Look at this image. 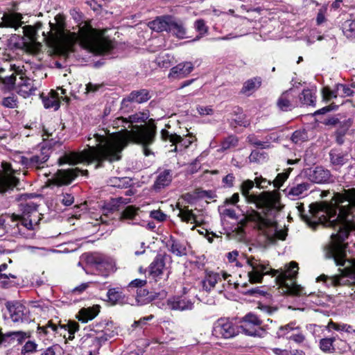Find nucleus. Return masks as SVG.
<instances>
[{
	"mask_svg": "<svg viewBox=\"0 0 355 355\" xmlns=\"http://www.w3.org/2000/svg\"><path fill=\"white\" fill-rule=\"evenodd\" d=\"M248 158L250 162L261 163L266 160V154L257 150H254L251 152Z\"/></svg>",
	"mask_w": 355,
	"mask_h": 355,
	"instance_id": "51",
	"label": "nucleus"
},
{
	"mask_svg": "<svg viewBox=\"0 0 355 355\" xmlns=\"http://www.w3.org/2000/svg\"><path fill=\"white\" fill-rule=\"evenodd\" d=\"M324 202L325 201H321V202H319V203ZM315 204H318V202H315V203L311 204L309 206V208H311ZM297 208L299 214L301 216V217L302 218V219L305 222H306L309 226L312 227L314 229L315 228L316 226H318L319 225H321L323 227H327V225L324 223H322V221H320L319 218L316 216V214H315V213H313V211H312L311 209H309V214H311V216H309L308 215L304 214V205L302 204L299 205L297 207Z\"/></svg>",
	"mask_w": 355,
	"mask_h": 355,
	"instance_id": "28",
	"label": "nucleus"
},
{
	"mask_svg": "<svg viewBox=\"0 0 355 355\" xmlns=\"http://www.w3.org/2000/svg\"><path fill=\"white\" fill-rule=\"evenodd\" d=\"M261 78L260 77L257 76L250 78L243 83L240 92L242 94L249 96L259 89L261 87Z\"/></svg>",
	"mask_w": 355,
	"mask_h": 355,
	"instance_id": "34",
	"label": "nucleus"
},
{
	"mask_svg": "<svg viewBox=\"0 0 355 355\" xmlns=\"http://www.w3.org/2000/svg\"><path fill=\"white\" fill-rule=\"evenodd\" d=\"M161 138L164 141L168 140L171 143H172V146H174V148L171 149V151L175 152L178 150L176 143L178 142L180 139V135L176 134H171L168 130L163 129L161 131Z\"/></svg>",
	"mask_w": 355,
	"mask_h": 355,
	"instance_id": "44",
	"label": "nucleus"
},
{
	"mask_svg": "<svg viewBox=\"0 0 355 355\" xmlns=\"http://www.w3.org/2000/svg\"><path fill=\"white\" fill-rule=\"evenodd\" d=\"M157 127L154 120L149 121L146 125L137 126L135 130L128 132L126 135L120 137L116 142L105 143L104 147L94 150L92 153L98 155V158L108 159V162H112L120 159V153L122 150L130 143L133 142L143 146L144 154L146 156L150 155L152 152L148 148L151 145L155 139Z\"/></svg>",
	"mask_w": 355,
	"mask_h": 355,
	"instance_id": "4",
	"label": "nucleus"
},
{
	"mask_svg": "<svg viewBox=\"0 0 355 355\" xmlns=\"http://www.w3.org/2000/svg\"><path fill=\"white\" fill-rule=\"evenodd\" d=\"M16 276L11 273L0 274V284L3 288H8L12 286V282L10 279H16Z\"/></svg>",
	"mask_w": 355,
	"mask_h": 355,
	"instance_id": "56",
	"label": "nucleus"
},
{
	"mask_svg": "<svg viewBox=\"0 0 355 355\" xmlns=\"http://www.w3.org/2000/svg\"><path fill=\"white\" fill-rule=\"evenodd\" d=\"M228 277H231V275L225 272L206 271L204 279L201 281L202 288L204 291L209 292L218 282H221L222 279H227Z\"/></svg>",
	"mask_w": 355,
	"mask_h": 355,
	"instance_id": "18",
	"label": "nucleus"
},
{
	"mask_svg": "<svg viewBox=\"0 0 355 355\" xmlns=\"http://www.w3.org/2000/svg\"><path fill=\"white\" fill-rule=\"evenodd\" d=\"M194 28L199 34V35L193 40L194 41H197L202 36H204L207 33L209 29L208 26L205 24V21L202 19H198L195 21Z\"/></svg>",
	"mask_w": 355,
	"mask_h": 355,
	"instance_id": "48",
	"label": "nucleus"
},
{
	"mask_svg": "<svg viewBox=\"0 0 355 355\" xmlns=\"http://www.w3.org/2000/svg\"><path fill=\"white\" fill-rule=\"evenodd\" d=\"M150 216L159 222L164 221L166 218V215L161 210H153L150 211Z\"/></svg>",
	"mask_w": 355,
	"mask_h": 355,
	"instance_id": "62",
	"label": "nucleus"
},
{
	"mask_svg": "<svg viewBox=\"0 0 355 355\" xmlns=\"http://www.w3.org/2000/svg\"><path fill=\"white\" fill-rule=\"evenodd\" d=\"M16 73H13L5 78L0 77V87L4 91H10L13 89L16 81Z\"/></svg>",
	"mask_w": 355,
	"mask_h": 355,
	"instance_id": "42",
	"label": "nucleus"
},
{
	"mask_svg": "<svg viewBox=\"0 0 355 355\" xmlns=\"http://www.w3.org/2000/svg\"><path fill=\"white\" fill-rule=\"evenodd\" d=\"M336 337L324 338L320 340L319 347L320 350L327 354H333L336 352L334 343Z\"/></svg>",
	"mask_w": 355,
	"mask_h": 355,
	"instance_id": "39",
	"label": "nucleus"
},
{
	"mask_svg": "<svg viewBox=\"0 0 355 355\" xmlns=\"http://www.w3.org/2000/svg\"><path fill=\"white\" fill-rule=\"evenodd\" d=\"M291 170V169L289 168L286 172L277 174L275 179L272 181L273 186L275 188L279 189L283 185L284 182L288 179Z\"/></svg>",
	"mask_w": 355,
	"mask_h": 355,
	"instance_id": "52",
	"label": "nucleus"
},
{
	"mask_svg": "<svg viewBox=\"0 0 355 355\" xmlns=\"http://www.w3.org/2000/svg\"><path fill=\"white\" fill-rule=\"evenodd\" d=\"M311 209L320 221L327 227L333 228L329 243L325 247V257L333 259L340 274L328 276L321 275L317 281L323 282L327 286L347 285L349 279L355 282V260L346 258L347 244L344 243L351 231L355 230V189H344L343 193H336L329 202L313 205Z\"/></svg>",
	"mask_w": 355,
	"mask_h": 355,
	"instance_id": "1",
	"label": "nucleus"
},
{
	"mask_svg": "<svg viewBox=\"0 0 355 355\" xmlns=\"http://www.w3.org/2000/svg\"><path fill=\"white\" fill-rule=\"evenodd\" d=\"M55 21V23L49 22V31L42 33L44 41L52 49L72 51L77 42L83 49L96 55L108 54L114 49L112 41L103 37L87 23L79 27L78 33H76L65 28L62 15H56Z\"/></svg>",
	"mask_w": 355,
	"mask_h": 355,
	"instance_id": "2",
	"label": "nucleus"
},
{
	"mask_svg": "<svg viewBox=\"0 0 355 355\" xmlns=\"http://www.w3.org/2000/svg\"><path fill=\"white\" fill-rule=\"evenodd\" d=\"M149 117L148 112H138L135 113L134 114H132L129 116L128 118H127L128 123V128L130 129L129 131H132V130H135V128L137 126H142L143 125H134V123H145ZM153 120L152 119L148 120V123L144 124V125H146L148 124L149 121Z\"/></svg>",
	"mask_w": 355,
	"mask_h": 355,
	"instance_id": "32",
	"label": "nucleus"
},
{
	"mask_svg": "<svg viewBox=\"0 0 355 355\" xmlns=\"http://www.w3.org/2000/svg\"><path fill=\"white\" fill-rule=\"evenodd\" d=\"M193 64L191 62L179 63L171 69L168 78L172 79L184 78L193 70Z\"/></svg>",
	"mask_w": 355,
	"mask_h": 355,
	"instance_id": "25",
	"label": "nucleus"
},
{
	"mask_svg": "<svg viewBox=\"0 0 355 355\" xmlns=\"http://www.w3.org/2000/svg\"><path fill=\"white\" fill-rule=\"evenodd\" d=\"M87 261L93 264L98 275L106 277L111 272L114 270L115 263L114 260L105 254L92 253L87 257Z\"/></svg>",
	"mask_w": 355,
	"mask_h": 355,
	"instance_id": "12",
	"label": "nucleus"
},
{
	"mask_svg": "<svg viewBox=\"0 0 355 355\" xmlns=\"http://www.w3.org/2000/svg\"><path fill=\"white\" fill-rule=\"evenodd\" d=\"M100 306L98 305L92 307L83 308L79 311L78 320L83 322H87L94 319L99 313Z\"/></svg>",
	"mask_w": 355,
	"mask_h": 355,
	"instance_id": "35",
	"label": "nucleus"
},
{
	"mask_svg": "<svg viewBox=\"0 0 355 355\" xmlns=\"http://www.w3.org/2000/svg\"><path fill=\"white\" fill-rule=\"evenodd\" d=\"M298 98L301 105L314 106L316 96L311 89H305L298 95Z\"/></svg>",
	"mask_w": 355,
	"mask_h": 355,
	"instance_id": "38",
	"label": "nucleus"
},
{
	"mask_svg": "<svg viewBox=\"0 0 355 355\" xmlns=\"http://www.w3.org/2000/svg\"><path fill=\"white\" fill-rule=\"evenodd\" d=\"M336 340L334 343V346L336 347V352L339 353H344L347 352L349 349V345L347 343L346 340L339 338L336 335Z\"/></svg>",
	"mask_w": 355,
	"mask_h": 355,
	"instance_id": "53",
	"label": "nucleus"
},
{
	"mask_svg": "<svg viewBox=\"0 0 355 355\" xmlns=\"http://www.w3.org/2000/svg\"><path fill=\"white\" fill-rule=\"evenodd\" d=\"M165 266L164 256L157 254L149 266V273L155 278L161 275Z\"/></svg>",
	"mask_w": 355,
	"mask_h": 355,
	"instance_id": "33",
	"label": "nucleus"
},
{
	"mask_svg": "<svg viewBox=\"0 0 355 355\" xmlns=\"http://www.w3.org/2000/svg\"><path fill=\"white\" fill-rule=\"evenodd\" d=\"M168 32L180 39L186 37L187 30L183 23L176 20L173 17H171Z\"/></svg>",
	"mask_w": 355,
	"mask_h": 355,
	"instance_id": "36",
	"label": "nucleus"
},
{
	"mask_svg": "<svg viewBox=\"0 0 355 355\" xmlns=\"http://www.w3.org/2000/svg\"><path fill=\"white\" fill-rule=\"evenodd\" d=\"M51 152V148L43 146L40 150L34 155L21 156L19 162L26 168L40 169L44 167Z\"/></svg>",
	"mask_w": 355,
	"mask_h": 355,
	"instance_id": "10",
	"label": "nucleus"
},
{
	"mask_svg": "<svg viewBox=\"0 0 355 355\" xmlns=\"http://www.w3.org/2000/svg\"><path fill=\"white\" fill-rule=\"evenodd\" d=\"M1 105L7 108H16L18 106L17 97L14 94H12L11 96L7 97H4L2 99Z\"/></svg>",
	"mask_w": 355,
	"mask_h": 355,
	"instance_id": "50",
	"label": "nucleus"
},
{
	"mask_svg": "<svg viewBox=\"0 0 355 355\" xmlns=\"http://www.w3.org/2000/svg\"><path fill=\"white\" fill-rule=\"evenodd\" d=\"M37 346V345L35 342L29 340L24 345L21 352L24 354L26 353H33L36 351Z\"/></svg>",
	"mask_w": 355,
	"mask_h": 355,
	"instance_id": "60",
	"label": "nucleus"
},
{
	"mask_svg": "<svg viewBox=\"0 0 355 355\" xmlns=\"http://www.w3.org/2000/svg\"><path fill=\"white\" fill-rule=\"evenodd\" d=\"M238 143L239 139L236 136L233 135H230L222 141L220 151L223 152L232 148H235L237 146Z\"/></svg>",
	"mask_w": 355,
	"mask_h": 355,
	"instance_id": "43",
	"label": "nucleus"
},
{
	"mask_svg": "<svg viewBox=\"0 0 355 355\" xmlns=\"http://www.w3.org/2000/svg\"><path fill=\"white\" fill-rule=\"evenodd\" d=\"M58 200L64 206L71 205L74 202V197L71 193H62L58 196Z\"/></svg>",
	"mask_w": 355,
	"mask_h": 355,
	"instance_id": "54",
	"label": "nucleus"
},
{
	"mask_svg": "<svg viewBox=\"0 0 355 355\" xmlns=\"http://www.w3.org/2000/svg\"><path fill=\"white\" fill-rule=\"evenodd\" d=\"M128 123L127 118L123 116L116 118L113 121V127H121L122 128L113 139L108 138L105 135H101L98 133H94L92 137L90 135L88 137V140L94 139V142L87 144L88 148L87 149H84L78 153L73 152L65 155L63 157L59 159V164L62 165L64 163H69L74 165L81 162H87L88 164L96 162L97 164L95 166L96 168L103 166V162L108 161V159H101V157L98 159V157H98V155L96 156V155L92 153L94 150H98V149L104 147L105 143L116 142L120 137L126 135L127 132H130L128 130L129 128H128Z\"/></svg>",
	"mask_w": 355,
	"mask_h": 355,
	"instance_id": "5",
	"label": "nucleus"
},
{
	"mask_svg": "<svg viewBox=\"0 0 355 355\" xmlns=\"http://www.w3.org/2000/svg\"><path fill=\"white\" fill-rule=\"evenodd\" d=\"M288 340L295 342L297 345H302L306 340V337L299 326L297 330H295L288 337Z\"/></svg>",
	"mask_w": 355,
	"mask_h": 355,
	"instance_id": "49",
	"label": "nucleus"
},
{
	"mask_svg": "<svg viewBox=\"0 0 355 355\" xmlns=\"http://www.w3.org/2000/svg\"><path fill=\"white\" fill-rule=\"evenodd\" d=\"M234 113H235L236 117L232 120L236 125L243 127L250 125V121L246 119V116L242 113L241 108L237 107L236 110L234 111Z\"/></svg>",
	"mask_w": 355,
	"mask_h": 355,
	"instance_id": "47",
	"label": "nucleus"
},
{
	"mask_svg": "<svg viewBox=\"0 0 355 355\" xmlns=\"http://www.w3.org/2000/svg\"><path fill=\"white\" fill-rule=\"evenodd\" d=\"M350 127V123L347 121H344L343 123H339V127L337 129L335 135H343L345 136L347 130Z\"/></svg>",
	"mask_w": 355,
	"mask_h": 355,
	"instance_id": "64",
	"label": "nucleus"
},
{
	"mask_svg": "<svg viewBox=\"0 0 355 355\" xmlns=\"http://www.w3.org/2000/svg\"><path fill=\"white\" fill-rule=\"evenodd\" d=\"M105 335L108 338V339H110L113 337H114L116 335H117L118 332L116 331V328L114 327V329H112V324H107L106 327L103 330Z\"/></svg>",
	"mask_w": 355,
	"mask_h": 355,
	"instance_id": "63",
	"label": "nucleus"
},
{
	"mask_svg": "<svg viewBox=\"0 0 355 355\" xmlns=\"http://www.w3.org/2000/svg\"><path fill=\"white\" fill-rule=\"evenodd\" d=\"M188 243L184 241H180L171 236L166 242V247L170 252L177 257H183L187 254Z\"/></svg>",
	"mask_w": 355,
	"mask_h": 355,
	"instance_id": "24",
	"label": "nucleus"
},
{
	"mask_svg": "<svg viewBox=\"0 0 355 355\" xmlns=\"http://www.w3.org/2000/svg\"><path fill=\"white\" fill-rule=\"evenodd\" d=\"M10 71H14L16 74L20 76V82L17 85V93L24 98L28 97L34 94L36 88L34 87L33 80L24 76L25 69L24 65H17L16 64H9Z\"/></svg>",
	"mask_w": 355,
	"mask_h": 355,
	"instance_id": "11",
	"label": "nucleus"
},
{
	"mask_svg": "<svg viewBox=\"0 0 355 355\" xmlns=\"http://www.w3.org/2000/svg\"><path fill=\"white\" fill-rule=\"evenodd\" d=\"M178 217L181 218V220L186 223H193L196 225L198 224L196 216L193 213L192 210L189 209H180Z\"/></svg>",
	"mask_w": 355,
	"mask_h": 355,
	"instance_id": "41",
	"label": "nucleus"
},
{
	"mask_svg": "<svg viewBox=\"0 0 355 355\" xmlns=\"http://www.w3.org/2000/svg\"><path fill=\"white\" fill-rule=\"evenodd\" d=\"M336 92L338 96L341 97L352 96L355 94V90L350 87L349 85L336 84Z\"/></svg>",
	"mask_w": 355,
	"mask_h": 355,
	"instance_id": "46",
	"label": "nucleus"
},
{
	"mask_svg": "<svg viewBox=\"0 0 355 355\" xmlns=\"http://www.w3.org/2000/svg\"><path fill=\"white\" fill-rule=\"evenodd\" d=\"M6 307L8 311L10 318L15 323H25L31 322L29 309L21 302H8Z\"/></svg>",
	"mask_w": 355,
	"mask_h": 355,
	"instance_id": "13",
	"label": "nucleus"
},
{
	"mask_svg": "<svg viewBox=\"0 0 355 355\" xmlns=\"http://www.w3.org/2000/svg\"><path fill=\"white\" fill-rule=\"evenodd\" d=\"M78 168L60 169L53 175L50 181L56 185L69 184L79 174Z\"/></svg>",
	"mask_w": 355,
	"mask_h": 355,
	"instance_id": "17",
	"label": "nucleus"
},
{
	"mask_svg": "<svg viewBox=\"0 0 355 355\" xmlns=\"http://www.w3.org/2000/svg\"><path fill=\"white\" fill-rule=\"evenodd\" d=\"M322 96L324 99L326 101H329L333 98H336L338 96V93L336 92V85L333 90L330 89L327 87H324L322 89Z\"/></svg>",
	"mask_w": 355,
	"mask_h": 355,
	"instance_id": "58",
	"label": "nucleus"
},
{
	"mask_svg": "<svg viewBox=\"0 0 355 355\" xmlns=\"http://www.w3.org/2000/svg\"><path fill=\"white\" fill-rule=\"evenodd\" d=\"M247 141L252 145H254L257 147H260L261 148H266L269 147V145L267 144V141H259L257 136L254 134L250 135L247 137Z\"/></svg>",
	"mask_w": 355,
	"mask_h": 355,
	"instance_id": "57",
	"label": "nucleus"
},
{
	"mask_svg": "<svg viewBox=\"0 0 355 355\" xmlns=\"http://www.w3.org/2000/svg\"><path fill=\"white\" fill-rule=\"evenodd\" d=\"M307 137V134L304 130H297L293 133L291 140L295 144H299L306 141Z\"/></svg>",
	"mask_w": 355,
	"mask_h": 355,
	"instance_id": "55",
	"label": "nucleus"
},
{
	"mask_svg": "<svg viewBox=\"0 0 355 355\" xmlns=\"http://www.w3.org/2000/svg\"><path fill=\"white\" fill-rule=\"evenodd\" d=\"M298 329L299 325H297L295 322H291L285 325L279 326L276 332L275 337L277 338H286L288 339V337L293 333L295 330H297Z\"/></svg>",
	"mask_w": 355,
	"mask_h": 355,
	"instance_id": "37",
	"label": "nucleus"
},
{
	"mask_svg": "<svg viewBox=\"0 0 355 355\" xmlns=\"http://www.w3.org/2000/svg\"><path fill=\"white\" fill-rule=\"evenodd\" d=\"M248 223H252L254 227L262 230L268 225V221L258 211L252 209L246 213L241 218L239 225L240 228H243L247 225Z\"/></svg>",
	"mask_w": 355,
	"mask_h": 355,
	"instance_id": "19",
	"label": "nucleus"
},
{
	"mask_svg": "<svg viewBox=\"0 0 355 355\" xmlns=\"http://www.w3.org/2000/svg\"><path fill=\"white\" fill-rule=\"evenodd\" d=\"M254 182L257 185V187L260 189L267 188L268 186L270 185L272 183L270 180H268L262 177H256L254 179Z\"/></svg>",
	"mask_w": 355,
	"mask_h": 355,
	"instance_id": "61",
	"label": "nucleus"
},
{
	"mask_svg": "<svg viewBox=\"0 0 355 355\" xmlns=\"http://www.w3.org/2000/svg\"><path fill=\"white\" fill-rule=\"evenodd\" d=\"M49 329H51L53 332L62 335L65 331L68 333V339L73 340L74 338V334L79 329V324L76 322L69 321L65 324H60L57 326L51 321L43 327H39L38 331L40 333L46 334L49 333Z\"/></svg>",
	"mask_w": 355,
	"mask_h": 355,
	"instance_id": "14",
	"label": "nucleus"
},
{
	"mask_svg": "<svg viewBox=\"0 0 355 355\" xmlns=\"http://www.w3.org/2000/svg\"><path fill=\"white\" fill-rule=\"evenodd\" d=\"M309 179L315 183L322 184L328 182L331 178V172L322 166H316L310 170L308 173Z\"/></svg>",
	"mask_w": 355,
	"mask_h": 355,
	"instance_id": "26",
	"label": "nucleus"
},
{
	"mask_svg": "<svg viewBox=\"0 0 355 355\" xmlns=\"http://www.w3.org/2000/svg\"><path fill=\"white\" fill-rule=\"evenodd\" d=\"M5 174L0 176V193H5L15 187L19 180L13 175L14 171L8 163H3Z\"/></svg>",
	"mask_w": 355,
	"mask_h": 355,
	"instance_id": "15",
	"label": "nucleus"
},
{
	"mask_svg": "<svg viewBox=\"0 0 355 355\" xmlns=\"http://www.w3.org/2000/svg\"><path fill=\"white\" fill-rule=\"evenodd\" d=\"M329 157L331 166L334 169L338 170L349 161L351 155L348 150L335 147L330 150Z\"/></svg>",
	"mask_w": 355,
	"mask_h": 355,
	"instance_id": "16",
	"label": "nucleus"
},
{
	"mask_svg": "<svg viewBox=\"0 0 355 355\" xmlns=\"http://www.w3.org/2000/svg\"><path fill=\"white\" fill-rule=\"evenodd\" d=\"M310 186L308 182H302L288 187L283 191L289 199L295 200L305 196Z\"/></svg>",
	"mask_w": 355,
	"mask_h": 355,
	"instance_id": "23",
	"label": "nucleus"
},
{
	"mask_svg": "<svg viewBox=\"0 0 355 355\" xmlns=\"http://www.w3.org/2000/svg\"><path fill=\"white\" fill-rule=\"evenodd\" d=\"M254 181L247 180L241 185V194L248 203H253L258 209H263L266 214L270 211L277 212L280 210V196L278 191H263L259 195L250 194V191L254 186Z\"/></svg>",
	"mask_w": 355,
	"mask_h": 355,
	"instance_id": "7",
	"label": "nucleus"
},
{
	"mask_svg": "<svg viewBox=\"0 0 355 355\" xmlns=\"http://www.w3.org/2000/svg\"><path fill=\"white\" fill-rule=\"evenodd\" d=\"M278 108L283 112L292 110L298 105L295 91L292 89L282 94L277 101Z\"/></svg>",
	"mask_w": 355,
	"mask_h": 355,
	"instance_id": "20",
	"label": "nucleus"
},
{
	"mask_svg": "<svg viewBox=\"0 0 355 355\" xmlns=\"http://www.w3.org/2000/svg\"><path fill=\"white\" fill-rule=\"evenodd\" d=\"M166 305L171 310L184 311L191 310L193 302L184 296H175L167 300Z\"/></svg>",
	"mask_w": 355,
	"mask_h": 355,
	"instance_id": "21",
	"label": "nucleus"
},
{
	"mask_svg": "<svg viewBox=\"0 0 355 355\" xmlns=\"http://www.w3.org/2000/svg\"><path fill=\"white\" fill-rule=\"evenodd\" d=\"M240 333V327L232 319L220 318L214 324L213 334L216 337L225 339L232 338Z\"/></svg>",
	"mask_w": 355,
	"mask_h": 355,
	"instance_id": "9",
	"label": "nucleus"
},
{
	"mask_svg": "<svg viewBox=\"0 0 355 355\" xmlns=\"http://www.w3.org/2000/svg\"><path fill=\"white\" fill-rule=\"evenodd\" d=\"M108 302L112 305H124L130 304L129 297L126 296L120 288H111L107 292Z\"/></svg>",
	"mask_w": 355,
	"mask_h": 355,
	"instance_id": "27",
	"label": "nucleus"
},
{
	"mask_svg": "<svg viewBox=\"0 0 355 355\" xmlns=\"http://www.w3.org/2000/svg\"><path fill=\"white\" fill-rule=\"evenodd\" d=\"M1 19L0 27H10L17 29L23 24L22 15L18 12L4 13Z\"/></svg>",
	"mask_w": 355,
	"mask_h": 355,
	"instance_id": "30",
	"label": "nucleus"
},
{
	"mask_svg": "<svg viewBox=\"0 0 355 355\" xmlns=\"http://www.w3.org/2000/svg\"><path fill=\"white\" fill-rule=\"evenodd\" d=\"M150 98L149 92L146 89H140L132 91L122 101L123 107L128 106V103L134 102L137 103H143Z\"/></svg>",
	"mask_w": 355,
	"mask_h": 355,
	"instance_id": "29",
	"label": "nucleus"
},
{
	"mask_svg": "<svg viewBox=\"0 0 355 355\" xmlns=\"http://www.w3.org/2000/svg\"><path fill=\"white\" fill-rule=\"evenodd\" d=\"M43 103L45 108H54V110H58L60 107L59 103L54 98L43 99Z\"/></svg>",
	"mask_w": 355,
	"mask_h": 355,
	"instance_id": "59",
	"label": "nucleus"
},
{
	"mask_svg": "<svg viewBox=\"0 0 355 355\" xmlns=\"http://www.w3.org/2000/svg\"><path fill=\"white\" fill-rule=\"evenodd\" d=\"M21 214L6 215V233L12 236H24L26 231L33 230L41 220L37 205L33 202L20 205Z\"/></svg>",
	"mask_w": 355,
	"mask_h": 355,
	"instance_id": "6",
	"label": "nucleus"
},
{
	"mask_svg": "<svg viewBox=\"0 0 355 355\" xmlns=\"http://www.w3.org/2000/svg\"><path fill=\"white\" fill-rule=\"evenodd\" d=\"M139 208L130 205L121 213L120 220H133L137 215Z\"/></svg>",
	"mask_w": 355,
	"mask_h": 355,
	"instance_id": "45",
	"label": "nucleus"
},
{
	"mask_svg": "<svg viewBox=\"0 0 355 355\" xmlns=\"http://www.w3.org/2000/svg\"><path fill=\"white\" fill-rule=\"evenodd\" d=\"M342 31L347 38L355 37V19L345 21L342 24Z\"/></svg>",
	"mask_w": 355,
	"mask_h": 355,
	"instance_id": "40",
	"label": "nucleus"
},
{
	"mask_svg": "<svg viewBox=\"0 0 355 355\" xmlns=\"http://www.w3.org/2000/svg\"><path fill=\"white\" fill-rule=\"evenodd\" d=\"M157 173L158 175L154 182L153 189L155 191L159 192L171 184L173 180V172L171 169L159 168Z\"/></svg>",
	"mask_w": 355,
	"mask_h": 355,
	"instance_id": "22",
	"label": "nucleus"
},
{
	"mask_svg": "<svg viewBox=\"0 0 355 355\" xmlns=\"http://www.w3.org/2000/svg\"><path fill=\"white\" fill-rule=\"evenodd\" d=\"M172 16H162L157 17L155 20L149 22V27L157 32H168Z\"/></svg>",
	"mask_w": 355,
	"mask_h": 355,
	"instance_id": "31",
	"label": "nucleus"
},
{
	"mask_svg": "<svg viewBox=\"0 0 355 355\" xmlns=\"http://www.w3.org/2000/svg\"><path fill=\"white\" fill-rule=\"evenodd\" d=\"M262 320L255 314L248 313L241 320L240 331L251 337L263 338L266 330L261 327Z\"/></svg>",
	"mask_w": 355,
	"mask_h": 355,
	"instance_id": "8",
	"label": "nucleus"
},
{
	"mask_svg": "<svg viewBox=\"0 0 355 355\" xmlns=\"http://www.w3.org/2000/svg\"><path fill=\"white\" fill-rule=\"evenodd\" d=\"M246 262L250 268L248 276L251 284H260L265 275H270L276 277V282L284 293L295 296L307 295L304 288L295 282L299 269L295 261H291L284 269L279 270L272 269L267 262L252 256L247 257Z\"/></svg>",
	"mask_w": 355,
	"mask_h": 355,
	"instance_id": "3",
	"label": "nucleus"
}]
</instances>
